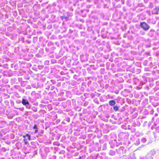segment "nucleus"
Listing matches in <instances>:
<instances>
[{
  "label": "nucleus",
  "instance_id": "1",
  "mask_svg": "<svg viewBox=\"0 0 159 159\" xmlns=\"http://www.w3.org/2000/svg\"><path fill=\"white\" fill-rule=\"evenodd\" d=\"M140 26L143 30L145 31L148 30L149 28V26L147 23L144 22H141L140 23Z\"/></svg>",
  "mask_w": 159,
  "mask_h": 159
},
{
  "label": "nucleus",
  "instance_id": "2",
  "mask_svg": "<svg viewBox=\"0 0 159 159\" xmlns=\"http://www.w3.org/2000/svg\"><path fill=\"white\" fill-rule=\"evenodd\" d=\"M23 137L24 138L23 141L25 144H27L31 139V136L28 134H26V135H23Z\"/></svg>",
  "mask_w": 159,
  "mask_h": 159
},
{
  "label": "nucleus",
  "instance_id": "3",
  "mask_svg": "<svg viewBox=\"0 0 159 159\" xmlns=\"http://www.w3.org/2000/svg\"><path fill=\"white\" fill-rule=\"evenodd\" d=\"M159 11V7H156L154 8L152 11L153 14H157Z\"/></svg>",
  "mask_w": 159,
  "mask_h": 159
},
{
  "label": "nucleus",
  "instance_id": "4",
  "mask_svg": "<svg viewBox=\"0 0 159 159\" xmlns=\"http://www.w3.org/2000/svg\"><path fill=\"white\" fill-rule=\"evenodd\" d=\"M22 103L24 105H26V104H29V103L27 100L23 99L22 101Z\"/></svg>",
  "mask_w": 159,
  "mask_h": 159
},
{
  "label": "nucleus",
  "instance_id": "5",
  "mask_svg": "<svg viewBox=\"0 0 159 159\" xmlns=\"http://www.w3.org/2000/svg\"><path fill=\"white\" fill-rule=\"evenodd\" d=\"M116 103L115 101L114 100H111L109 101V104L110 106H114Z\"/></svg>",
  "mask_w": 159,
  "mask_h": 159
},
{
  "label": "nucleus",
  "instance_id": "6",
  "mask_svg": "<svg viewBox=\"0 0 159 159\" xmlns=\"http://www.w3.org/2000/svg\"><path fill=\"white\" fill-rule=\"evenodd\" d=\"M69 15H68L67 16H66L65 15H63V16H61V18L62 20H63L64 19H65L66 20H68L69 18Z\"/></svg>",
  "mask_w": 159,
  "mask_h": 159
},
{
  "label": "nucleus",
  "instance_id": "7",
  "mask_svg": "<svg viewBox=\"0 0 159 159\" xmlns=\"http://www.w3.org/2000/svg\"><path fill=\"white\" fill-rule=\"evenodd\" d=\"M33 129H35V133H37L38 132V128H37V126L35 124L34 125V127H33Z\"/></svg>",
  "mask_w": 159,
  "mask_h": 159
},
{
  "label": "nucleus",
  "instance_id": "8",
  "mask_svg": "<svg viewBox=\"0 0 159 159\" xmlns=\"http://www.w3.org/2000/svg\"><path fill=\"white\" fill-rule=\"evenodd\" d=\"M119 107L117 106H115L113 107V109L115 111H117L119 110Z\"/></svg>",
  "mask_w": 159,
  "mask_h": 159
},
{
  "label": "nucleus",
  "instance_id": "9",
  "mask_svg": "<svg viewBox=\"0 0 159 159\" xmlns=\"http://www.w3.org/2000/svg\"><path fill=\"white\" fill-rule=\"evenodd\" d=\"M79 159H81V157H79Z\"/></svg>",
  "mask_w": 159,
  "mask_h": 159
},
{
  "label": "nucleus",
  "instance_id": "10",
  "mask_svg": "<svg viewBox=\"0 0 159 159\" xmlns=\"http://www.w3.org/2000/svg\"><path fill=\"white\" fill-rule=\"evenodd\" d=\"M75 159H78L77 158Z\"/></svg>",
  "mask_w": 159,
  "mask_h": 159
}]
</instances>
